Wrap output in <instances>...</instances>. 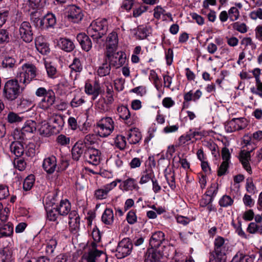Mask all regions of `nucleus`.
Listing matches in <instances>:
<instances>
[{
    "instance_id": "49530a36",
    "label": "nucleus",
    "mask_w": 262,
    "mask_h": 262,
    "mask_svg": "<svg viewBox=\"0 0 262 262\" xmlns=\"http://www.w3.org/2000/svg\"><path fill=\"white\" fill-rule=\"evenodd\" d=\"M218 184L217 183H212L210 187L206 192V196L210 197L213 200L218 191Z\"/></svg>"
},
{
    "instance_id": "9b49d317",
    "label": "nucleus",
    "mask_w": 262,
    "mask_h": 262,
    "mask_svg": "<svg viewBox=\"0 0 262 262\" xmlns=\"http://www.w3.org/2000/svg\"><path fill=\"white\" fill-rule=\"evenodd\" d=\"M19 34L21 39L26 42H30L33 39V33L30 23L23 21L19 28Z\"/></svg>"
},
{
    "instance_id": "8fccbe9b",
    "label": "nucleus",
    "mask_w": 262,
    "mask_h": 262,
    "mask_svg": "<svg viewBox=\"0 0 262 262\" xmlns=\"http://www.w3.org/2000/svg\"><path fill=\"white\" fill-rule=\"evenodd\" d=\"M39 134L44 136H49L51 134L50 126L46 122L41 123V126L38 129Z\"/></svg>"
},
{
    "instance_id": "a18cd8bd",
    "label": "nucleus",
    "mask_w": 262,
    "mask_h": 262,
    "mask_svg": "<svg viewBox=\"0 0 262 262\" xmlns=\"http://www.w3.org/2000/svg\"><path fill=\"white\" fill-rule=\"evenodd\" d=\"M70 68L71 69L72 72L74 71L75 72L78 73L81 72L83 69V67L80 59L77 58H75L72 63L70 66Z\"/></svg>"
},
{
    "instance_id": "ea45409f",
    "label": "nucleus",
    "mask_w": 262,
    "mask_h": 262,
    "mask_svg": "<svg viewBox=\"0 0 262 262\" xmlns=\"http://www.w3.org/2000/svg\"><path fill=\"white\" fill-rule=\"evenodd\" d=\"M35 177L33 174L29 175L24 180L23 189L25 191L30 190L34 185Z\"/></svg>"
},
{
    "instance_id": "423d86ee",
    "label": "nucleus",
    "mask_w": 262,
    "mask_h": 262,
    "mask_svg": "<svg viewBox=\"0 0 262 262\" xmlns=\"http://www.w3.org/2000/svg\"><path fill=\"white\" fill-rule=\"evenodd\" d=\"M105 59L111 66L116 69L122 67L125 63L126 55L122 51L116 52V50H107L105 52Z\"/></svg>"
},
{
    "instance_id": "c85d7f7f",
    "label": "nucleus",
    "mask_w": 262,
    "mask_h": 262,
    "mask_svg": "<svg viewBox=\"0 0 262 262\" xmlns=\"http://www.w3.org/2000/svg\"><path fill=\"white\" fill-rule=\"evenodd\" d=\"M111 69V64L107 63V59L105 58L103 63L98 68L97 74L100 77L105 76L110 73Z\"/></svg>"
},
{
    "instance_id": "79ce46f5",
    "label": "nucleus",
    "mask_w": 262,
    "mask_h": 262,
    "mask_svg": "<svg viewBox=\"0 0 262 262\" xmlns=\"http://www.w3.org/2000/svg\"><path fill=\"white\" fill-rule=\"evenodd\" d=\"M235 256H237L238 262H253L255 258L253 255H246L241 252H238Z\"/></svg>"
},
{
    "instance_id": "680f3d73",
    "label": "nucleus",
    "mask_w": 262,
    "mask_h": 262,
    "mask_svg": "<svg viewBox=\"0 0 262 262\" xmlns=\"http://www.w3.org/2000/svg\"><path fill=\"white\" fill-rule=\"evenodd\" d=\"M233 28L242 33H246L247 31V27L245 23H234L233 24Z\"/></svg>"
},
{
    "instance_id": "4be33fe9",
    "label": "nucleus",
    "mask_w": 262,
    "mask_h": 262,
    "mask_svg": "<svg viewBox=\"0 0 262 262\" xmlns=\"http://www.w3.org/2000/svg\"><path fill=\"white\" fill-rule=\"evenodd\" d=\"M118 43V35L116 32L110 33L106 39V49L116 50Z\"/></svg>"
},
{
    "instance_id": "6ab92c4d",
    "label": "nucleus",
    "mask_w": 262,
    "mask_h": 262,
    "mask_svg": "<svg viewBox=\"0 0 262 262\" xmlns=\"http://www.w3.org/2000/svg\"><path fill=\"white\" fill-rule=\"evenodd\" d=\"M251 160L250 152L245 150L241 151L239 155V161L243 168L249 173H252V169L249 163Z\"/></svg>"
},
{
    "instance_id": "dca6fc26",
    "label": "nucleus",
    "mask_w": 262,
    "mask_h": 262,
    "mask_svg": "<svg viewBox=\"0 0 262 262\" xmlns=\"http://www.w3.org/2000/svg\"><path fill=\"white\" fill-rule=\"evenodd\" d=\"M116 186V183L111 182L103 186L102 188L95 191L94 196L97 200H103L107 198L108 192Z\"/></svg>"
},
{
    "instance_id": "f8f14e48",
    "label": "nucleus",
    "mask_w": 262,
    "mask_h": 262,
    "mask_svg": "<svg viewBox=\"0 0 262 262\" xmlns=\"http://www.w3.org/2000/svg\"><path fill=\"white\" fill-rule=\"evenodd\" d=\"M100 151L95 148L88 146L87 150L83 155V159L90 164L98 165L100 162Z\"/></svg>"
},
{
    "instance_id": "2eb2a0df",
    "label": "nucleus",
    "mask_w": 262,
    "mask_h": 262,
    "mask_svg": "<svg viewBox=\"0 0 262 262\" xmlns=\"http://www.w3.org/2000/svg\"><path fill=\"white\" fill-rule=\"evenodd\" d=\"M84 92L88 95H92V99L95 100L101 93V87L99 82L97 81L92 84L89 82H85Z\"/></svg>"
},
{
    "instance_id": "72a5a7b5",
    "label": "nucleus",
    "mask_w": 262,
    "mask_h": 262,
    "mask_svg": "<svg viewBox=\"0 0 262 262\" xmlns=\"http://www.w3.org/2000/svg\"><path fill=\"white\" fill-rule=\"evenodd\" d=\"M117 111L120 118L122 119L127 121L130 118V112L127 106L124 105L119 106L117 107Z\"/></svg>"
},
{
    "instance_id": "052dcab7",
    "label": "nucleus",
    "mask_w": 262,
    "mask_h": 262,
    "mask_svg": "<svg viewBox=\"0 0 262 262\" xmlns=\"http://www.w3.org/2000/svg\"><path fill=\"white\" fill-rule=\"evenodd\" d=\"M6 209V208L3 209V206L0 203V225L4 224L8 220V215Z\"/></svg>"
},
{
    "instance_id": "9d476101",
    "label": "nucleus",
    "mask_w": 262,
    "mask_h": 262,
    "mask_svg": "<svg viewBox=\"0 0 262 262\" xmlns=\"http://www.w3.org/2000/svg\"><path fill=\"white\" fill-rule=\"evenodd\" d=\"M65 15L66 17L69 21L74 23H79L83 17L81 9L75 5L68 6Z\"/></svg>"
},
{
    "instance_id": "f704fd0d",
    "label": "nucleus",
    "mask_w": 262,
    "mask_h": 262,
    "mask_svg": "<svg viewBox=\"0 0 262 262\" xmlns=\"http://www.w3.org/2000/svg\"><path fill=\"white\" fill-rule=\"evenodd\" d=\"M36 122L32 120L27 121L24 126L21 128L24 133L27 135L29 133H33L36 129Z\"/></svg>"
},
{
    "instance_id": "4c0bfd02",
    "label": "nucleus",
    "mask_w": 262,
    "mask_h": 262,
    "mask_svg": "<svg viewBox=\"0 0 262 262\" xmlns=\"http://www.w3.org/2000/svg\"><path fill=\"white\" fill-rule=\"evenodd\" d=\"M165 177L170 187L172 189H174L176 188V184L173 171L171 170L167 171V170L166 169Z\"/></svg>"
},
{
    "instance_id": "bb28decb",
    "label": "nucleus",
    "mask_w": 262,
    "mask_h": 262,
    "mask_svg": "<svg viewBox=\"0 0 262 262\" xmlns=\"http://www.w3.org/2000/svg\"><path fill=\"white\" fill-rule=\"evenodd\" d=\"M56 22L55 15L52 13L47 14L43 19H40V25L46 28L53 27Z\"/></svg>"
},
{
    "instance_id": "58836bf2",
    "label": "nucleus",
    "mask_w": 262,
    "mask_h": 262,
    "mask_svg": "<svg viewBox=\"0 0 262 262\" xmlns=\"http://www.w3.org/2000/svg\"><path fill=\"white\" fill-rule=\"evenodd\" d=\"M18 106L23 110H29L33 106V102L30 99L21 98L17 102Z\"/></svg>"
},
{
    "instance_id": "e433bc0d",
    "label": "nucleus",
    "mask_w": 262,
    "mask_h": 262,
    "mask_svg": "<svg viewBox=\"0 0 262 262\" xmlns=\"http://www.w3.org/2000/svg\"><path fill=\"white\" fill-rule=\"evenodd\" d=\"M13 137L14 139V142H18L21 143H23L24 141L27 139V135L24 133L22 129L14 130Z\"/></svg>"
},
{
    "instance_id": "864d4df0",
    "label": "nucleus",
    "mask_w": 262,
    "mask_h": 262,
    "mask_svg": "<svg viewBox=\"0 0 262 262\" xmlns=\"http://www.w3.org/2000/svg\"><path fill=\"white\" fill-rule=\"evenodd\" d=\"M15 62L16 61L14 58L10 56H6L3 60L2 64L3 68L11 69L14 67Z\"/></svg>"
},
{
    "instance_id": "473e14b6",
    "label": "nucleus",
    "mask_w": 262,
    "mask_h": 262,
    "mask_svg": "<svg viewBox=\"0 0 262 262\" xmlns=\"http://www.w3.org/2000/svg\"><path fill=\"white\" fill-rule=\"evenodd\" d=\"M114 213L113 210L110 208H106L102 216V222L107 225H111L114 221Z\"/></svg>"
},
{
    "instance_id": "7ed1b4c3",
    "label": "nucleus",
    "mask_w": 262,
    "mask_h": 262,
    "mask_svg": "<svg viewBox=\"0 0 262 262\" xmlns=\"http://www.w3.org/2000/svg\"><path fill=\"white\" fill-rule=\"evenodd\" d=\"M35 95L38 97H41L38 106L42 110H50L55 103L56 96L52 90H47L45 88L40 87L36 90Z\"/></svg>"
},
{
    "instance_id": "2f4dec72",
    "label": "nucleus",
    "mask_w": 262,
    "mask_h": 262,
    "mask_svg": "<svg viewBox=\"0 0 262 262\" xmlns=\"http://www.w3.org/2000/svg\"><path fill=\"white\" fill-rule=\"evenodd\" d=\"M163 255L157 249L148 248V259L151 262H160Z\"/></svg>"
},
{
    "instance_id": "ddd939ff",
    "label": "nucleus",
    "mask_w": 262,
    "mask_h": 262,
    "mask_svg": "<svg viewBox=\"0 0 262 262\" xmlns=\"http://www.w3.org/2000/svg\"><path fill=\"white\" fill-rule=\"evenodd\" d=\"M247 126V121L244 118H233L225 125L227 132L231 133L245 128Z\"/></svg>"
},
{
    "instance_id": "f257e3e1",
    "label": "nucleus",
    "mask_w": 262,
    "mask_h": 262,
    "mask_svg": "<svg viewBox=\"0 0 262 262\" xmlns=\"http://www.w3.org/2000/svg\"><path fill=\"white\" fill-rule=\"evenodd\" d=\"M213 250L210 253L214 262H226L229 246L227 239L217 236L213 242Z\"/></svg>"
},
{
    "instance_id": "774afa93",
    "label": "nucleus",
    "mask_w": 262,
    "mask_h": 262,
    "mask_svg": "<svg viewBox=\"0 0 262 262\" xmlns=\"http://www.w3.org/2000/svg\"><path fill=\"white\" fill-rule=\"evenodd\" d=\"M256 89L254 87L251 88L250 91L253 94L258 95L262 98V82L256 85Z\"/></svg>"
},
{
    "instance_id": "69168bd1",
    "label": "nucleus",
    "mask_w": 262,
    "mask_h": 262,
    "mask_svg": "<svg viewBox=\"0 0 262 262\" xmlns=\"http://www.w3.org/2000/svg\"><path fill=\"white\" fill-rule=\"evenodd\" d=\"M229 168V163L226 162H223L217 170V176L221 177L224 175Z\"/></svg>"
},
{
    "instance_id": "a211bd4d",
    "label": "nucleus",
    "mask_w": 262,
    "mask_h": 262,
    "mask_svg": "<svg viewBox=\"0 0 262 262\" xmlns=\"http://www.w3.org/2000/svg\"><path fill=\"white\" fill-rule=\"evenodd\" d=\"M164 240V234L162 231L153 233L149 239V244L151 249H157Z\"/></svg>"
},
{
    "instance_id": "603ef678",
    "label": "nucleus",
    "mask_w": 262,
    "mask_h": 262,
    "mask_svg": "<svg viewBox=\"0 0 262 262\" xmlns=\"http://www.w3.org/2000/svg\"><path fill=\"white\" fill-rule=\"evenodd\" d=\"M148 179H150L152 184V189L155 192H158L161 190V187L158 184L157 179L155 178L152 170L148 169Z\"/></svg>"
},
{
    "instance_id": "6e6552de",
    "label": "nucleus",
    "mask_w": 262,
    "mask_h": 262,
    "mask_svg": "<svg viewBox=\"0 0 262 262\" xmlns=\"http://www.w3.org/2000/svg\"><path fill=\"white\" fill-rule=\"evenodd\" d=\"M98 134L101 137L109 136L114 129V121L111 117L102 118L97 123Z\"/></svg>"
},
{
    "instance_id": "0e129e2a",
    "label": "nucleus",
    "mask_w": 262,
    "mask_h": 262,
    "mask_svg": "<svg viewBox=\"0 0 262 262\" xmlns=\"http://www.w3.org/2000/svg\"><path fill=\"white\" fill-rule=\"evenodd\" d=\"M249 16L253 20H256L257 18L262 19V9L258 8L251 12Z\"/></svg>"
},
{
    "instance_id": "5701e85b",
    "label": "nucleus",
    "mask_w": 262,
    "mask_h": 262,
    "mask_svg": "<svg viewBox=\"0 0 262 262\" xmlns=\"http://www.w3.org/2000/svg\"><path fill=\"white\" fill-rule=\"evenodd\" d=\"M127 140L130 144H136L141 139V134L137 128L130 129L127 133Z\"/></svg>"
},
{
    "instance_id": "412c9836",
    "label": "nucleus",
    "mask_w": 262,
    "mask_h": 262,
    "mask_svg": "<svg viewBox=\"0 0 262 262\" xmlns=\"http://www.w3.org/2000/svg\"><path fill=\"white\" fill-rule=\"evenodd\" d=\"M119 188L123 191H128L133 189L138 190L139 187L135 179L129 178L122 182L119 185Z\"/></svg>"
},
{
    "instance_id": "1a4fd4ad",
    "label": "nucleus",
    "mask_w": 262,
    "mask_h": 262,
    "mask_svg": "<svg viewBox=\"0 0 262 262\" xmlns=\"http://www.w3.org/2000/svg\"><path fill=\"white\" fill-rule=\"evenodd\" d=\"M133 249V244L129 238H124L120 241L116 249V255L118 258H122L129 255Z\"/></svg>"
},
{
    "instance_id": "39448f33",
    "label": "nucleus",
    "mask_w": 262,
    "mask_h": 262,
    "mask_svg": "<svg viewBox=\"0 0 262 262\" xmlns=\"http://www.w3.org/2000/svg\"><path fill=\"white\" fill-rule=\"evenodd\" d=\"M19 81L15 78L14 79L8 80L5 84L3 89V97L9 101L16 99L20 93V85Z\"/></svg>"
},
{
    "instance_id": "7c9ffc66",
    "label": "nucleus",
    "mask_w": 262,
    "mask_h": 262,
    "mask_svg": "<svg viewBox=\"0 0 262 262\" xmlns=\"http://www.w3.org/2000/svg\"><path fill=\"white\" fill-rule=\"evenodd\" d=\"M45 209L47 212V219L50 221H56L58 215V211L56 207H50L48 206L47 203L46 204Z\"/></svg>"
},
{
    "instance_id": "37998d69",
    "label": "nucleus",
    "mask_w": 262,
    "mask_h": 262,
    "mask_svg": "<svg viewBox=\"0 0 262 262\" xmlns=\"http://www.w3.org/2000/svg\"><path fill=\"white\" fill-rule=\"evenodd\" d=\"M84 97L75 95L70 102V106L72 108L77 107L85 103Z\"/></svg>"
},
{
    "instance_id": "bf43d9fd",
    "label": "nucleus",
    "mask_w": 262,
    "mask_h": 262,
    "mask_svg": "<svg viewBox=\"0 0 262 262\" xmlns=\"http://www.w3.org/2000/svg\"><path fill=\"white\" fill-rule=\"evenodd\" d=\"M97 141V136L95 134H89L85 136L83 144H86V146L93 145Z\"/></svg>"
},
{
    "instance_id": "e2e57ef3",
    "label": "nucleus",
    "mask_w": 262,
    "mask_h": 262,
    "mask_svg": "<svg viewBox=\"0 0 262 262\" xmlns=\"http://www.w3.org/2000/svg\"><path fill=\"white\" fill-rule=\"evenodd\" d=\"M56 141L62 146H66L70 144V139L64 135H60L57 137Z\"/></svg>"
},
{
    "instance_id": "4d7b16f0",
    "label": "nucleus",
    "mask_w": 262,
    "mask_h": 262,
    "mask_svg": "<svg viewBox=\"0 0 262 262\" xmlns=\"http://www.w3.org/2000/svg\"><path fill=\"white\" fill-rule=\"evenodd\" d=\"M107 95L106 103L107 104H111L114 102V91L113 89V86L110 84V85H107L106 86V91Z\"/></svg>"
},
{
    "instance_id": "393cba45",
    "label": "nucleus",
    "mask_w": 262,
    "mask_h": 262,
    "mask_svg": "<svg viewBox=\"0 0 262 262\" xmlns=\"http://www.w3.org/2000/svg\"><path fill=\"white\" fill-rule=\"evenodd\" d=\"M60 48L66 52H70L74 50L75 46L73 41L66 38H61L58 42Z\"/></svg>"
},
{
    "instance_id": "0eeeda50",
    "label": "nucleus",
    "mask_w": 262,
    "mask_h": 262,
    "mask_svg": "<svg viewBox=\"0 0 262 262\" xmlns=\"http://www.w3.org/2000/svg\"><path fill=\"white\" fill-rule=\"evenodd\" d=\"M97 244L92 243L89 247L87 254L84 256L86 262H106L107 256L101 250L97 249Z\"/></svg>"
},
{
    "instance_id": "4468645a",
    "label": "nucleus",
    "mask_w": 262,
    "mask_h": 262,
    "mask_svg": "<svg viewBox=\"0 0 262 262\" xmlns=\"http://www.w3.org/2000/svg\"><path fill=\"white\" fill-rule=\"evenodd\" d=\"M88 146L83 144L82 142H77L72 149V158L75 161H78L82 156L86 152Z\"/></svg>"
},
{
    "instance_id": "338daca9",
    "label": "nucleus",
    "mask_w": 262,
    "mask_h": 262,
    "mask_svg": "<svg viewBox=\"0 0 262 262\" xmlns=\"http://www.w3.org/2000/svg\"><path fill=\"white\" fill-rule=\"evenodd\" d=\"M9 195L8 187L5 185H0V200L6 199Z\"/></svg>"
},
{
    "instance_id": "c03bdc74",
    "label": "nucleus",
    "mask_w": 262,
    "mask_h": 262,
    "mask_svg": "<svg viewBox=\"0 0 262 262\" xmlns=\"http://www.w3.org/2000/svg\"><path fill=\"white\" fill-rule=\"evenodd\" d=\"M12 253L8 249L0 251V262H10Z\"/></svg>"
},
{
    "instance_id": "f3484780",
    "label": "nucleus",
    "mask_w": 262,
    "mask_h": 262,
    "mask_svg": "<svg viewBox=\"0 0 262 262\" xmlns=\"http://www.w3.org/2000/svg\"><path fill=\"white\" fill-rule=\"evenodd\" d=\"M42 167L48 174H52L57 168L56 158L52 156L45 158L43 161Z\"/></svg>"
},
{
    "instance_id": "de8ad7c7",
    "label": "nucleus",
    "mask_w": 262,
    "mask_h": 262,
    "mask_svg": "<svg viewBox=\"0 0 262 262\" xmlns=\"http://www.w3.org/2000/svg\"><path fill=\"white\" fill-rule=\"evenodd\" d=\"M29 5L33 9H40L44 7L46 0H29Z\"/></svg>"
},
{
    "instance_id": "6e6d98bb",
    "label": "nucleus",
    "mask_w": 262,
    "mask_h": 262,
    "mask_svg": "<svg viewBox=\"0 0 262 262\" xmlns=\"http://www.w3.org/2000/svg\"><path fill=\"white\" fill-rule=\"evenodd\" d=\"M228 15L231 21L236 20L239 17V12L235 7H231L228 11Z\"/></svg>"
},
{
    "instance_id": "3c124183",
    "label": "nucleus",
    "mask_w": 262,
    "mask_h": 262,
    "mask_svg": "<svg viewBox=\"0 0 262 262\" xmlns=\"http://www.w3.org/2000/svg\"><path fill=\"white\" fill-rule=\"evenodd\" d=\"M7 119L10 123H19L22 121L23 117H20L13 112H11L8 114Z\"/></svg>"
},
{
    "instance_id": "13d9d810",
    "label": "nucleus",
    "mask_w": 262,
    "mask_h": 262,
    "mask_svg": "<svg viewBox=\"0 0 262 262\" xmlns=\"http://www.w3.org/2000/svg\"><path fill=\"white\" fill-rule=\"evenodd\" d=\"M10 40L9 33L7 30L0 29V44L8 43Z\"/></svg>"
},
{
    "instance_id": "a19ab883",
    "label": "nucleus",
    "mask_w": 262,
    "mask_h": 262,
    "mask_svg": "<svg viewBox=\"0 0 262 262\" xmlns=\"http://www.w3.org/2000/svg\"><path fill=\"white\" fill-rule=\"evenodd\" d=\"M233 199L228 195H224L220 200L219 203L220 206L222 207H228L233 205Z\"/></svg>"
},
{
    "instance_id": "b1692460",
    "label": "nucleus",
    "mask_w": 262,
    "mask_h": 262,
    "mask_svg": "<svg viewBox=\"0 0 262 262\" xmlns=\"http://www.w3.org/2000/svg\"><path fill=\"white\" fill-rule=\"evenodd\" d=\"M56 208L57 209L58 214H59L60 215H67L71 211V203L67 199L62 200L60 201L59 205L58 206H56Z\"/></svg>"
},
{
    "instance_id": "cd10ccee",
    "label": "nucleus",
    "mask_w": 262,
    "mask_h": 262,
    "mask_svg": "<svg viewBox=\"0 0 262 262\" xmlns=\"http://www.w3.org/2000/svg\"><path fill=\"white\" fill-rule=\"evenodd\" d=\"M35 47L38 52L42 54H46L49 52L50 49L47 43L41 37H38L35 40Z\"/></svg>"
},
{
    "instance_id": "aec40b11",
    "label": "nucleus",
    "mask_w": 262,
    "mask_h": 262,
    "mask_svg": "<svg viewBox=\"0 0 262 262\" xmlns=\"http://www.w3.org/2000/svg\"><path fill=\"white\" fill-rule=\"evenodd\" d=\"M77 39L83 50L88 52L91 50L92 43L89 36L80 33L77 35Z\"/></svg>"
},
{
    "instance_id": "c9c22d12",
    "label": "nucleus",
    "mask_w": 262,
    "mask_h": 262,
    "mask_svg": "<svg viewBox=\"0 0 262 262\" xmlns=\"http://www.w3.org/2000/svg\"><path fill=\"white\" fill-rule=\"evenodd\" d=\"M247 231L251 234H262V225L254 222L250 223L247 228Z\"/></svg>"
},
{
    "instance_id": "a878e982",
    "label": "nucleus",
    "mask_w": 262,
    "mask_h": 262,
    "mask_svg": "<svg viewBox=\"0 0 262 262\" xmlns=\"http://www.w3.org/2000/svg\"><path fill=\"white\" fill-rule=\"evenodd\" d=\"M10 150L16 157H20L24 153L23 143L12 142L10 146Z\"/></svg>"
},
{
    "instance_id": "f03ea898",
    "label": "nucleus",
    "mask_w": 262,
    "mask_h": 262,
    "mask_svg": "<svg viewBox=\"0 0 262 262\" xmlns=\"http://www.w3.org/2000/svg\"><path fill=\"white\" fill-rule=\"evenodd\" d=\"M37 75V69L36 66L28 62L23 64L19 69L15 78L20 84L26 86L31 81L36 80Z\"/></svg>"
},
{
    "instance_id": "20e7f679",
    "label": "nucleus",
    "mask_w": 262,
    "mask_h": 262,
    "mask_svg": "<svg viewBox=\"0 0 262 262\" xmlns=\"http://www.w3.org/2000/svg\"><path fill=\"white\" fill-rule=\"evenodd\" d=\"M108 22L106 19H96L93 21L88 29V34L97 42L107 33Z\"/></svg>"
},
{
    "instance_id": "09e8293b",
    "label": "nucleus",
    "mask_w": 262,
    "mask_h": 262,
    "mask_svg": "<svg viewBox=\"0 0 262 262\" xmlns=\"http://www.w3.org/2000/svg\"><path fill=\"white\" fill-rule=\"evenodd\" d=\"M115 144L117 148L120 150H123L126 147V145L125 137L122 135H118L116 137Z\"/></svg>"
},
{
    "instance_id": "c756f323",
    "label": "nucleus",
    "mask_w": 262,
    "mask_h": 262,
    "mask_svg": "<svg viewBox=\"0 0 262 262\" xmlns=\"http://www.w3.org/2000/svg\"><path fill=\"white\" fill-rule=\"evenodd\" d=\"M13 233V224L10 222L4 224L0 228V238L3 237L10 236Z\"/></svg>"
},
{
    "instance_id": "5fc2aeb1",
    "label": "nucleus",
    "mask_w": 262,
    "mask_h": 262,
    "mask_svg": "<svg viewBox=\"0 0 262 262\" xmlns=\"http://www.w3.org/2000/svg\"><path fill=\"white\" fill-rule=\"evenodd\" d=\"M45 67L48 75L50 78H54L57 73L56 68L51 62H45Z\"/></svg>"
}]
</instances>
